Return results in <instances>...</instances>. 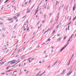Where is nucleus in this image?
Listing matches in <instances>:
<instances>
[{"mask_svg": "<svg viewBox=\"0 0 76 76\" xmlns=\"http://www.w3.org/2000/svg\"><path fill=\"white\" fill-rule=\"evenodd\" d=\"M68 45L69 43H68L67 44H66V45L64 46L60 50V52H61V51H62V50H64V48H65L66 47H67V45Z\"/></svg>", "mask_w": 76, "mask_h": 76, "instance_id": "f257e3e1", "label": "nucleus"}, {"mask_svg": "<svg viewBox=\"0 0 76 76\" xmlns=\"http://www.w3.org/2000/svg\"><path fill=\"white\" fill-rule=\"evenodd\" d=\"M11 63V64H15V60H14L12 61H10L8 62V63Z\"/></svg>", "mask_w": 76, "mask_h": 76, "instance_id": "f03ea898", "label": "nucleus"}, {"mask_svg": "<svg viewBox=\"0 0 76 76\" xmlns=\"http://www.w3.org/2000/svg\"><path fill=\"white\" fill-rule=\"evenodd\" d=\"M66 69H64L63 72V73H62L61 75H63L65 72H66Z\"/></svg>", "mask_w": 76, "mask_h": 76, "instance_id": "7ed1b4c3", "label": "nucleus"}, {"mask_svg": "<svg viewBox=\"0 0 76 76\" xmlns=\"http://www.w3.org/2000/svg\"><path fill=\"white\" fill-rule=\"evenodd\" d=\"M61 38H62L61 37H60L58 39H57V40H58V41H59V40H61Z\"/></svg>", "mask_w": 76, "mask_h": 76, "instance_id": "20e7f679", "label": "nucleus"}, {"mask_svg": "<svg viewBox=\"0 0 76 76\" xmlns=\"http://www.w3.org/2000/svg\"><path fill=\"white\" fill-rule=\"evenodd\" d=\"M75 9H76V7L74 6L73 7V11H74V10H75Z\"/></svg>", "mask_w": 76, "mask_h": 76, "instance_id": "39448f33", "label": "nucleus"}, {"mask_svg": "<svg viewBox=\"0 0 76 76\" xmlns=\"http://www.w3.org/2000/svg\"><path fill=\"white\" fill-rule=\"evenodd\" d=\"M57 61H57L56 62H55L54 63V65H53L52 66V67H53V66H54V65H55L56 64V63H57Z\"/></svg>", "mask_w": 76, "mask_h": 76, "instance_id": "423d86ee", "label": "nucleus"}, {"mask_svg": "<svg viewBox=\"0 0 76 76\" xmlns=\"http://www.w3.org/2000/svg\"><path fill=\"white\" fill-rule=\"evenodd\" d=\"M25 57V56H23L21 57V59H23Z\"/></svg>", "mask_w": 76, "mask_h": 76, "instance_id": "0eeeda50", "label": "nucleus"}, {"mask_svg": "<svg viewBox=\"0 0 76 76\" xmlns=\"http://www.w3.org/2000/svg\"><path fill=\"white\" fill-rule=\"evenodd\" d=\"M13 19V18H12L10 19H8V20H9L10 21H11V20H12Z\"/></svg>", "mask_w": 76, "mask_h": 76, "instance_id": "6e6552de", "label": "nucleus"}, {"mask_svg": "<svg viewBox=\"0 0 76 76\" xmlns=\"http://www.w3.org/2000/svg\"><path fill=\"white\" fill-rule=\"evenodd\" d=\"M58 3V1H56V6L57 5Z\"/></svg>", "mask_w": 76, "mask_h": 76, "instance_id": "1a4fd4ad", "label": "nucleus"}, {"mask_svg": "<svg viewBox=\"0 0 76 76\" xmlns=\"http://www.w3.org/2000/svg\"><path fill=\"white\" fill-rule=\"evenodd\" d=\"M16 67V64L14 65L13 66H12L11 67Z\"/></svg>", "mask_w": 76, "mask_h": 76, "instance_id": "9d476101", "label": "nucleus"}, {"mask_svg": "<svg viewBox=\"0 0 76 76\" xmlns=\"http://www.w3.org/2000/svg\"><path fill=\"white\" fill-rule=\"evenodd\" d=\"M20 49H19L17 53H18V54H19V52H20Z\"/></svg>", "mask_w": 76, "mask_h": 76, "instance_id": "9b49d317", "label": "nucleus"}, {"mask_svg": "<svg viewBox=\"0 0 76 76\" xmlns=\"http://www.w3.org/2000/svg\"><path fill=\"white\" fill-rule=\"evenodd\" d=\"M69 73H70V72H69L68 73V72L66 75V76H69Z\"/></svg>", "mask_w": 76, "mask_h": 76, "instance_id": "f8f14e48", "label": "nucleus"}, {"mask_svg": "<svg viewBox=\"0 0 76 76\" xmlns=\"http://www.w3.org/2000/svg\"><path fill=\"white\" fill-rule=\"evenodd\" d=\"M51 40V39H47L46 42H47L48 41H50Z\"/></svg>", "mask_w": 76, "mask_h": 76, "instance_id": "ddd939ff", "label": "nucleus"}, {"mask_svg": "<svg viewBox=\"0 0 76 76\" xmlns=\"http://www.w3.org/2000/svg\"><path fill=\"white\" fill-rule=\"evenodd\" d=\"M17 16V17H18V16H20V14H17L16 15Z\"/></svg>", "mask_w": 76, "mask_h": 76, "instance_id": "4468645a", "label": "nucleus"}, {"mask_svg": "<svg viewBox=\"0 0 76 76\" xmlns=\"http://www.w3.org/2000/svg\"><path fill=\"white\" fill-rule=\"evenodd\" d=\"M5 29H6V28H2V31H4V30H5Z\"/></svg>", "mask_w": 76, "mask_h": 76, "instance_id": "2eb2a0df", "label": "nucleus"}, {"mask_svg": "<svg viewBox=\"0 0 76 76\" xmlns=\"http://www.w3.org/2000/svg\"><path fill=\"white\" fill-rule=\"evenodd\" d=\"M53 21V19H52L50 21V23H52V22Z\"/></svg>", "mask_w": 76, "mask_h": 76, "instance_id": "dca6fc26", "label": "nucleus"}, {"mask_svg": "<svg viewBox=\"0 0 76 76\" xmlns=\"http://www.w3.org/2000/svg\"><path fill=\"white\" fill-rule=\"evenodd\" d=\"M58 27H59V25H58L56 27V28L57 29V28H58Z\"/></svg>", "mask_w": 76, "mask_h": 76, "instance_id": "f3484780", "label": "nucleus"}, {"mask_svg": "<svg viewBox=\"0 0 76 76\" xmlns=\"http://www.w3.org/2000/svg\"><path fill=\"white\" fill-rule=\"evenodd\" d=\"M41 26H42V24H41L40 26V27H38V29H39V28H41Z\"/></svg>", "mask_w": 76, "mask_h": 76, "instance_id": "a211bd4d", "label": "nucleus"}, {"mask_svg": "<svg viewBox=\"0 0 76 76\" xmlns=\"http://www.w3.org/2000/svg\"><path fill=\"white\" fill-rule=\"evenodd\" d=\"M38 12V8H37L36 10V12L37 13V12Z\"/></svg>", "mask_w": 76, "mask_h": 76, "instance_id": "6ab92c4d", "label": "nucleus"}, {"mask_svg": "<svg viewBox=\"0 0 76 76\" xmlns=\"http://www.w3.org/2000/svg\"><path fill=\"white\" fill-rule=\"evenodd\" d=\"M12 18H13V19L14 18L15 19H16L17 18V17H16V16H15L14 17H13Z\"/></svg>", "mask_w": 76, "mask_h": 76, "instance_id": "aec40b11", "label": "nucleus"}, {"mask_svg": "<svg viewBox=\"0 0 76 76\" xmlns=\"http://www.w3.org/2000/svg\"><path fill=\"white\" fill-rule=\"evenodd\" d=\"M0 20H3V18H0Z\"/></svg>", "mask_w": 76, "mask_h": 76, "instance_id": "412c9836", "label": "nucleus"}, {"mask_svg": "<svg viewBox=\"0 0 76 76\" xmlns=\"http://www.w3.org/2000/svg\"><path fill=\"white\" fill-rule=\"evenodd\" d=\"M73 35V34H72L71 36V37H70V38H69L70 39H72V37Z\"/></svg>", "mask_w": 76, "mask_h": 76, "instance_id": "4be33fe9", "label": "nucleus"}, {"mask_svg": "<svg viewBox=\"0 0 76 76\" xmlns=\"http://www.w3.org/2000/svg\"><path fill=\"white\" fill-rule=\"evenodd\" d=\"M71 60H72L71 59H70V60L69 61V63H68V65L70 63V61H71Z\"/></svg>", "mask_w": 76, "mask_h": 76, "instance_id": "5701e85b", "label": "nucleus"}, {"mask_svg": "<svg viewBox=\"0 0 76 76\" xmlns=\"http://www.w3.org/2000/svg\"><path fill=\"white\" fill-rule=\"evenodd\" d=\"M9 1V0H6V1L5 2V3H4V4L6 3H7V1Z\"/></svg>", "mask_w": 76, "mask_h": 76, "instance_id": "b1692460", "label": "nucleus"}, {"mask_svg": "<svg viewBox=\"0 0 76 76\" xmlns=\"http://www.w3.org/2000/svg\"><path fill=\"white\" fill-rule=\"evenodd\" d=\"M16 25H17V24H16L15 26H14V29H15V28L16 27Z\"/></svg>", "mask_w": 76, "mask_h": 76, "instance_id": "393cba45", "label": "nucleus"}, {"mask_svg": "<svg viewBox=\"0 0 76 76\" xmlns=\"http://www.w3.org/2000/svg\"><path fill=\"white\" fill-rule=\"evenodd\" d=\"M9 49H8L7 51V52H6V53H8V52H9Z\"/></svg>", "mask_w": 76, "mask_h": 76, "instance_id": "a878e982", "label": "nucleus"}, {"mask_svg": "<svg viewBox=\"0 0 76 76\" xmlns=\"http://www.w3.org/2000/svg\"><path fill=\"white\" fill-rule=\"evenodd\" d=\"M26 15H25V16H24L23 18V19L24 18H25V17H26Z\"/></svg>", "mask_w": 76, "mask_h": 76, "instance_id": "bb28decb", "label": "nucleus"}, {"mask_svg": "<svg viewBox=\"0 0 76 76\" xmlns=\"http://www.w3.org/2000/svg\"><path fill=\"white\" fill-rule=\"evenodd\" d=\"M66 38H67V37L66 36L64 38V39H66Z\"/></svg>", "mask_w": 76, "mask_h": 76, "instance_id": "cd10ccee", "label": "nucleus"}, {"mask_svg": "<svg viewBox=\"0 0 76 76\" xmlns=\"http://www.w3.org/2000/svg\"><path fill=\"white\" fill-rule=\"evenodd\" d=\"M10 67V66H8V67L7 68H6V69H7H7H8Z\"/></svg>", "mask_w": 76, "mask_h": 76, "instance_id": "c85d7f7f", "label": "nucleus"}, {"mask_svg": "<svg viewBox=\"0 0 76 76\" xmlns=\"http://www.w3.org/2000/svg\"><path fill=\"white\" fill-rule=\"evenodd\" d=\"M0 24H1V25H3V23L1 22L0 23Z\"/></svg>", "mask_w": 76, "mask_h": 76, "instance_id": "c756f323", "label": "nucleus"}, {"mask_svg": "<svg viewBox=\"0 0 76 76\" xmlns=\"http://www.w3.org/2000/svg\"><path fill=\"white\" fill-rule=\"evenodd\" d=\"M69 27H70V26L69 25H68V30H69Z\"/></svg>", "mask_w": 76, "mask_h": 76, "instance_id": "7c9ffc66", "label": "nucleus"}, {"mask_svg": "<svg viewBox=\"0 0 76 76\" xmlns=\"http://www.w3.org/2000/svg\"><path fill=\"white\" fill-rule=\"evenodd\" d=\"M44 18H46V16H45V15H44Z\"/></svg>", "mask_w": 76, "mask_h": 76, "instance_id": "2f4dec72", "label": "nucleus"}, {"mask_svg": "<svg viewBox=\"0 0 76 76\" xmlns=\"http://www.w3.org/2000/svg\"><path fill=\"white\" fill-rule=\"evenodd\" d=\"M48 30H47V31H45V32H44V34H45V33L46 32H48Z\"/></svg>", "mask_w": 76, "mask_h": 76, "instance_id": "473e14b6", "label": "nucleus"}, {"mask_svg": "<svg viewBox=\"0 0 76 76\" xmlns=\"http://www.w3.org/2000/svg\"><path fill=\"white\" fill-rule=\"evenodd\" d=\"M28 3V2H26L25 4V5L27 4Z\"/></svg>", "mask_w": 76, "mask_h": 76, "instance_id": "72a5a7b5", "label": "nucleus"}, {"mask_svg": "<svg viewBox=\"0 0 76 76\" xmlns=\"http://www.w3.org/2000/svg\"><path fill=\"white\" fill-rule=\"evenodd\" d=\"M13 20H12V21H10V23H12V22H13Z\"/></svg>", "mask_w": 76, "mask_h": 76, "instance_id": "f704fd0d", "label": "nucleus"}, {"mask_svg": "<svg viewBox=\"0 0 76 76\" xmlns=\"http://www.w3.org/2000/svg\"><path fill=\"white\" fill-rule=\"evenodd\" d=\"M56 23H57V22H58V19H57L56 20Z\"/></svg>", "mask_w": 76, "mask_h": 76, "instance_id": "c9c22d12", "label": "nucleus"}, {"mask_svg": "<svg viewBox=\"0 0 76 76\" xmlns=\"http://www.w3.org/2000/svg\"><path fill=\"white\" fill-rule=\"evenodd\" d=\"M70 41V39L69 38V39L68 41V42H69V41Z\"/></svg>", "mask_w": 76, "mask_h": 76, "instance_id": "e433bc0d", "label": "nucleus"}, {"mask_svg": "<svg viewBox=\"0 0 76 76\" xmlns=\"http://www.w3.org/2000/svg\"><path fill=\"white\" fill-rule=\"evenodd\" d=\"M74 53H73V54H72V57H73V56H74Z\"/></svg>", "mask_w": 76, "mask_h": 76, "instance_id": "4c0bfd02", "label": "nucleus"}, {"mask_svg": "<svg viewBox=\"0 0 76 76\" xmlns=\"http://www.w3.org/2000/svg\"><path fill=\"white\" fill-rule=\"evenodd\" d=\"M5 37V34H4L3 35V37Z\"/></svg>", "mask_w": 76, "mask_h": 76, "instance_id": "58836bf2", "label": "nucleus"}, {"mask_svg": "<svg viewBox=\"0 0 76 76\" xmlns=\"http://www.w3.org/2000/svg\"><path fill=\"white\" fill-rule=\"evenodd\" d=\"M45 61V60H43L42 61V62L43 63H44V62Z\"/></svg>", "mask_w": 76, "mask_h": 76, "instance_id": "ea45409f", "label": "nucleus"}, {"mask_svg": "<svg viewBox=\"0 0 76 76\" xmlns=\"http://www.w3.org/2000/svg\"><path fill=\"white\" fill-rule=\"evenodd\" d=\"M69 18V16H68V17L66 19H68Z\"/></svg>", "mask_w": 76, "mask_h": 76, "instance_id": "a19ab883", "label": "nucleus"}, {"mask_svg": "<svg viewBox=\"0 0 76 76\" xmlns=\"http://www.w3.org/2000/svg\"><path fill=\"white\" fill-rule=\"evenodd\" d=\"M18 56H18V55L16 56H15V58H16V57H18Z\"/></svg>", "mask_w": 76, "mask_h": 76, "instance_id": "79ce46f5", "label": "nucleus"}, {"mask_svg": "<svg viewBox=\"0 0 76 76\" xmlns=\"http://www.w3.org/2000/svg\"><path fill=\"white\" fill-rule=\"evenodd\" d=\"M58 16H59V14L58 15V16L57 17V18L58 19V18H59Z\"/></svg>", "mask_w": 76, "mask_h": 76, "instance_id": "37998d69", "label": "nucleus"}, {"mask_svg": "<svg viewBox=\"0 0 76 76\" xmlns=\"http://www.w3.org/2000/svg\"><path fill=\"white\" fill-rule=\"evenodd\" d=\"M38 75H39V74H37L36 75V76H38Z\"/></svg>", "mask_w": 76, "mask_h": 76, "instance_id": "c03bdc74", "label": "nucleus"}, {"mask_svg": "<svg viewBox=\"0 0 76 76\" xmlns=\"http://www.w3.org/2000/svg\"><path fill=\"white\" fill-rule=\"evenodd\" d=\"M55 32V30H54L53 32V33H54Z\"/></svg>", "mask_w": 76, "mask_h": 76, "instance_id": "a18cd8bd", "label": "nucleus"}, {"mask_svg": "<svg viewBox=\"0 0 76 76\" xmlns=\"http://www.w3.org/2000/svg\"><path fill=\"white\" fill-rule=\"evenodd\" d=\"M29 12H30V10L27 12V13H29Z\"/></svg>", "mask_w": 76, "mask_h": 76, "instance_id": "49530a36", "label": "nucleus"}, {"mask_svg": "<svg viewBox=\"0 0 76 76\" xmlns=\"http://www.w3.org/2000/svg\"><path fill=\"white\" fill-rule=\"evenodd\" d=\"M45 73V71H44L42 73V74L43 75L44 73Z\"/></svg>", "mask_w": 76, "mask_h": 76, "instance_id": "de8ad7c7", "label": "nucleus"}, {"mask_svg": "<svg viewBox=\"0 0 76 76\" xmlns=\"http://www.w3.org/2000/svg\"><path fill=\"white\" fill-rule=\"evenodd\" d=\"M50 67V66H49L48 67V69H49Z\"/></svg>", "mask_w": 76, "mask_h": 76, "instance_id": "09e8293b", "label": "nucleus"}, {"mask_svg": "<svg viewBox=\"0 0 76 76\" xmlns=\"http://www.w3.org/2000/svg\"><path fill=\"white\" fill-rule=\"evenodd\" d=\"M4 59V58H3L0 61H2V60H3Z\"/></svg>", "mask_w": 76, "mask_h": 76, "instance_id": "8fccbe9b", "label": "nucleus"}, {"mask_svg": "<svg viewBox=\"0 0 76 76\" xmlns=\"http://www.w3.org/2000/svg\"><path fill=\"white\" fill-rule=\"evenodd\" d=\"M40 47V46H37V48H39Z\"/></svg>", "mask_w": 76, "mask_h": 76, "instance_id": "3c124183", "label": "nucleus"}, {"mask_svg": "<svg viewBox=\"0 0 76 76\" xmlns=\"http://www.w3.org/2000/svg\"><path fill=\"white\" fill-rule=\"evenodd\" d=\"M68 8V6L67 5V6L66 7V10Z\"/></svg>", "mask_w": 76, "mask_h": 76, "instance_id": "603ef678", "label": "nucleus"}, {"mask_svg": "<svg viewBox=\"0 0 76 76\" xmlns=\"http://www.w3.org/2000/svg\"><path fill=\"white\" fill-rule=\"evenodd\" d=\"M26 23H28V20H27V21L26 22Z\"/></svg>", "mask_w": 76, "mask_h": 76, "instance_id": "864d4df0", "label": "nucleus"}, {"mask_svg": "<svg viewBox=\"0 0 76 76\" xmlns=\"http://www.w3.org/2000/svg\"><path fill=\"white\" fill-rule=\"evenodd\" d=\"M10 71H11V70H8L7 71V72H10Z\"/></svg>", "mask_w": 76, "mask_h": 76, "instance_id": "5fc2aeb1", "label": "nucleus"}, {"mask_svg": "<svg viewBox=\"0 0 76 76\" xmlns=\"http://www.w3.org/2000/svg\"><path fill=\"white\" fill-rule=\"evenodd\" d=\"M18 20L17 19H16V22H18Z\"/></svg>", "mask_w": 76, "mask_h": 76, "instance_id": "6e6d98bb", "label": "nucleus"}, {"mask_svg": "<svg viewBox=\"0 0 76 76\" xmlns=\"http://www.w3.org/2000/svg\"><path fill=\"white\" fill-rule=\"evenodd\" d=\"M34 60V58H33L31 60V61H32V60Z\"/></svg>", "mask_w": 76, "mask_h": 76, "instance_id": "4d7b16f0", "label": "nucleus"}, {"mask_svg": "<svg viewBox=\"0 0 76 76\" xmlns=\"http://www.w3.org/2000/svg\"><path fill=\"white\" fill-rule=\"evenodd\" d=\"M2 64H3L4 63V62H2V63H1Z\"/></svg>", "mask_w": 76, "mask_h": 76, "instance_id": "13d9d810", "label": "nucleus"}, {"mask_svg": "<svg viewBox=\"0 0 76 76\" xmlns=\"http://www.w3.org/2000/svg\"><path fill=\"white\" fill-rule=\"evenodd\" d=\"M59 11H60V7H59V8L58 9Z\"/></svg>", "mask_w": 76, "mask_h": 76, "instance_id": "bf43d9fd", "label": "nucleus"}, {"mask_svg": "<svg viewBox=\"0 0 76 76\" xmlns=\"http://www.w3.org/2000/svg\"><path fill=\"white\" fill-rule=\"evenodd\" d=\"M49 6H48V8H47V10H48V9H49Z\"/></svg>", "mask_w": 76, "mask_h": 76, "instance_id": "052dcab7", "label": "nucleus"}, {"mask_svg": "<svg viewBox=\"0 0 76 76\" xmlns=\"http://www.w3.org/2000/svg\"><path fill=\"white\" fill-rule=\"evenodd\" d=\"M17 48L15 50H14V51H16V50H17Z\"/></svg>", "mask_w": 76, "mask_h": 76, "instance_id": "680f3d73", "label": "nucleus"}, {"mask_svg": "<svg viewBox=\"0 0 76 76\" xmlns=\"http://www.w3.org/2000/svg\"><path fill=\"white\" fill-rule=\"evenodd\" d=\"M58 37H60V34H58L57 35Z\"/></svg>", "mask_w": 76, "mask_h": 76, "instance_id": "e2e57ef3", "label": "nucleus"}, {"mask_svg": "<svg viewBox=\"0 0 76 76\" xmlns=\"http://www.w3.org/2000/svg\"><path fill=\"white\" fill-rule=\"evenodd\" d=\"M2 64H1V63H0V66H2Z\"/></svg>", "mask_w": 76, "mask_h": 76, "instance_id": "0e129e2a", "label": "nucleus"}, {"mask_svg": "<svg viewBox=\"0 0 76 76\" xmlns=\"http://www.w3.org/2000/svg\"><path fill=\"white\" fill-rule=\"evenodd\" d=\"M33 7H34V6H33L31 8V9H32V8H33Z\"/></svg>", "mask_w": 76, "mask_h": 76, "instance_id": "69168bd1", "label": "nucleus"}, {"mask_svg": "<svg viewBox=\"0 0 76 76\" xmlns=\"http://www.w3.org/2000/svg\"><path fill=\"white\" fill-rule=\"evenodd\" d=\"M20 66H21V65H20H20H19L18 67H19Z\"/></svg>", "mask_w": 76, "mask_h": 76, "instance_id": "338daca9", "label": "nucleus"}, {"mask_svg": "<svg viewBox=\"0 0 76 76\" xmlns=\"http://www.w3.org/2000/svg\"><path fill=\"white\" fill-rule=\"evenodd\" d=\"M26 63H24V65H26Z\"/></svg>", "mask_w": 76, "mask_h": 76, "instance_id": "774afa93", "label": "nucleus"}]
</instances>
